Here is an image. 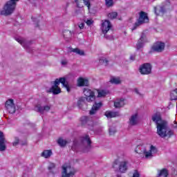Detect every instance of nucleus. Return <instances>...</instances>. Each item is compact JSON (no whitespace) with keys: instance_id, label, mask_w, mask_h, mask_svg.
Wrapping results in <instances>:
<instances>
[{"instance_id":"nucleus-1","label":"nucleus","mask_w":177,"mask_h":177,"mask_svg":"<svg viewBox=\"0 0 177 177\" xmlns=\"http://www.w3.org/2000/svg\"><path fill=\"white\" fill-rule=\"evenodd\" d=\"M152 121L155 122L157 129V133L160 138H171L174 136V131L169 129L168 123L167 121L162 120L160 113H154L152 115Z\"/></svg>"},{"instance_id":"nucleus-2","label":"nucleus","mask_w":177,"mask_h":177,"mask_svg":"<svg viewBox=\"0 0 177 177\" xmlns=\"http://www.w3.org/2000/svg\"><path fill=\"white\" fill-rule=\"evenodd\" d=\"M60 84H62L64 88H66L67 92H70V85H68V82L66 81V77H59L54 81V85L47 91V93H53V95H59V93H62V88L59 87Z\"/></svg>"},{"instance_id":"nucleus-3","label":"nucleus","mask_w":177,"mask_h":177,"mask_svg":"<svg viewBox=\"0 0 177 177\" xmlns=\"http://www.w3.org/2000/svg\"><path fill=\"white\" fill-rule=\"evenodd\" d=\"M83 93L86 97H81L77 101V106L80 109H82V106L85 104V100H86V102H93V100L96 99L95 92L89 88H84L83 90Z\"/></svg>"},{"instance_id":"nucleus-4","label":"nucleus","mask_w":177,"mask_h":177,"mask_svg":"<svg viewBox=\"0 0 177 177\" xmlns=\"http://www.w3.org/2000/svg\"><path fill=\"white\" fill-rule=\"evenodd\" d=\"M17 2H19V0L8 1L3 6V10L0 12L1 16H10V15H12L16 10Z\"/></svg>"},{"instance_id":"nucleus-5","label":"nucleus","mask_w":177,"mask_h":177,"mask_svg":"<svg viewBox=\"0 0 177 177\" xmlns=\"http://www.w3.org/2000/svg\"><path fill=\"white\" fill-rule=\"evenodd\" d=\"M128 164H129L128 160H121L120 158H118L115 160L112 167L113 168H118V171L120 174H125L127 171H128Z\"/></svg>"},{"instance_id":"nucleus-6","label":"nucleus","mask_w":177,"mask_h":177,"mask_svg":"<svg viewBox=\"0 0 177 177\" xmlns=\"http://www.w3.org/2000/svg\"><path fill=\"white\" fill-rule=\"evenodd\" d=\"M149 21L150 19H149L147 13L145 11H140L139 12V17L135 22L132 30H136L138 27H140V26H143V24H147Z\"/></svg>"},{"instance_id":"nucleus-7","label":"nucleus","mask_w":177,"mask_h":177,"mask_svg":"<svg viewBox=\"0 0 177 177\" xmlns=\"http://www.w3.org/2000/svg\"><path fill=\"white\" fill-rule=\"evenodd\" d=\"M143 145H138L135 149V152L137 153V154H142L143 153V154H145V158H150V157L153 156V153H156L158 151L157 148L156 147H154L153 145H151L150 149L149 151H147L146 149H144L143 151H141L140 152H139V149H140V148Z\"/></svg>"},{"instance_id":"nucleus-8","label":"nucleus","mask_w":177,"mask_h":177,"mask_svg":"<svg viewBox=\"0 0 177 177\" xmlns=\"http://www.w3.org/2000/svg\"><path fill=\"white\" fill-rule=\"evenodd\" d=\"M165 49V43L162 41H156L151 48V52H156V53H161L164 52Z\"/></svg>"},{"instance_id":"nucleus-9","label":"nucleus","mask_w":177,"mask_h":177,"mask_svg":"<svg viewBox=\"0 0 177 177\" xmlns=\"http://www.w3.org/2000/svg\"><path fill=\"white\" fill-rule=\"evenodd\" d=\"M151 64L145 63L140 66L139 71L142 75H149V74H151Z\"/></svg>"},{"instance_id":"nucleus-10","label":"nucleus","mask_w":177,"mask_h":177,"mask_svg":"<svg viewBox=\"0 0 177 177\" xmlns=\"http://www.w3.org/2000/svg\"><path fill=\"white\" fill-rule=\"evenodd\" d=\"M5 106L10 114H15V113H16V106L15 105L13 99H9L7 100L6 102Z\"/></svg>"},{"instance_id":"nucleus-11","label":"nucleus","mask_w":177,"mask_h":177,"mask_svg":"<svg viewBox=\"0 0 177 177\" xmlns=\"http://www.w3.org/2000/svg\"><path fill=\"white\" fill-rule=\"evenodd\" d=\"M75 175V171L71 168V167H65L62 166V177H71L74 176Z\"/></svg>"},{"instance_id":"nucleus-12","label":"nucleus","mask_w":177,"mask_h":177,"mask_svg":"<svg viewBox=\"0 0 177 177\" xmlns=\"http://www.w3.org/2000/svg\"><path fill=\"white\" fill-rule=\"evenodd\" d=\"M80 122L82 127H86L87 128H89L90 127H93V121H92V120H91V118L87 116L82 117L80 118Z\"/></svg>"},{"instance_id":"nucleus-13","label":"nucleus","mask_w":177,"mask_h":177,"mask_svg":"<svg viewBox=\"0 0 177 177\" xmlns=\"http://www.w3.org/2000/svg\"><path fill=\"white\" fill-rule=\"evenodd\" d=\"M82 142H86L87 147L83 150V153H87V151H89L91 150V148L92 147V140H91V138H89V135H86L85 136L82 137Z\"/></svg>"},{"instance_id":"nucleus-14","label":"nucleus","mask_w":177,"mask_h":177,"mask_svg":"<svg viewBox=\"0 0 177 177\" xmlns=\"http://www.w3.org/2000/svg\"><path fill=\"white\" fill-rule=\"evenodd\" d=\"M6 138L3 135V132L0 131V151H5L6 150Z\"/></svg>"},{"instance_id":"nucleus-15","label":"nucleus","mask_w":177,"mask_h":177,"mask_svg":"<svg viewBox=\"0 0 177 177\" xmlns=\"http://www.w3.org/2000/svg\"><path fill=\"white\" fill-rule=\"evenodd\" d=\"M145 42H147V38H146V34L142 33L140 38L138 39L136 48L137 50H139V49H142L145 45Z\"/></svg>"},{"instance_id":"nucleus-16","label":"nucleus","mask_w":177,"mask_h":177,"mask_svg":"<svg viewBox=\"0 0 177 177\" xmlns=\"http://www.w3.org/2000/svg\"><path fill=\"white\" fill-rule=\"evenodd\" d=\"M111 23L109 20H105L102 24V31L103 34H107L109 31L110 30V28H111Z\"/></svg>"},{"instance_id":"nucleus-17","label":"nucleus","mask_w":177,"mask_h":177,"mask_svg":"<svg viewBox=\"0 0 177 177\" xmlns=\"http://www.w3.org/2000/svg\"><path fill=\"white\" fill-rule=\"evenodd\" d=\"M77 8H84V4L91 9V2L88 0H75Z\"/></svg>"},{"instance_id":"nucleus-18","label":"nucleus","mask_w":177,"mask_h":177,"mask_svg":"<svg viewBox=\"0 0 177 177\" xmlns=\"http://www.w3.org/2000/svg\"><path fill=\"white\" fill-rule=\"evenodd\" d=\"M102 106H103V104L102 102H95L93 105L91 110L89 111L90 115H93L94 114H96V112L97 111V110H99V109H100V107H102Z\"/></svg>"},{"instance_id":"nucleus-19","label":"nucleus","mask_w":177,"mask_h":177,"mask_svg":"<svg viewBox=\"0 0 177 177\" xmlns=\"http://www.w3.org/2000/svg\"><path fill=\"white\" fill-rule=\"evenodd\" d=\"M154 12L156 16H160V15H164L167 12L165 9V6H161L154 8Z\"/></svg>"},{"instance_id":"nucleus-20","label":"nucleus","mask_w":177,"mask_h":177,"mask_svg":"<svg viewBox=\"0 0 177 177\" xmlns=\"http://www.w3.org/2000/svg\"><path fill=\"white\" fill-rule=\"evenodd\" d=\"M169 175V171L167 169L163 168L158 170L157 177H168Z\"/></svg>"},{"instance_id":"nucleus-21","label":"nucleus","mask_w":177,"mask_h":177,"mask_svg":"<svg viewBox=\"0 0 177 177\" xmlns=\"http://www.w3.org/2000/svg\"><path fill=\"white\" fill-rule=\"evenodd\" d=\"M63 36L65 41H66V42H68L70 39H71V37H73V32L71 30H64L63 31Z\"/></svg>"},{"instance_id":"nucleus-22","label":"nucleus","mask_w":177,"mask_h":177,"mask_svg":"<svg viewBox=\"0 0 177 177\" xmlns=\"http://www.w3.org/2000/svg\"><path fill=\"white\" fill-rule=\"evenodd\" d=\"M89 82L82 77H80L77 80L78 86H88Z\"/></svg>"},{"instance_id":"nucleus-23","label":"nucleus","mask_w":177,"mask_h":177,"mask_svg":"<svg viewBox=\"0 0 177 177\" xmlns=\"http://www.w3.org/2000/svg\"><path fill=\"white\" fill-rule=\"evenodd\" d=\"M114 106L116 109L124 107V106H125V100L123 98H121L120 100L115 102Z\"/></svg>"},{"instance_id":"nucleus-24","label":"nucleus","mask_w":177,"mask_h":177,"mask_svg":"<svg viewBox=\"0 0 177 177\" xmlns=\"http://www.w3.org/2000/svg\"><path fill=\"white\" fill-rule=\"evenodd\" d=\"M105 115L107 118H114V117H117L119 115L118 112H111L106 111L105 112Z\"/></svg>"},{"instance_id":"nucleus-25","label":"nucleus","mask_w":177,"mask_h":177,"mask_svg":"<svg viewBox=\"0 0 177 177\" xmlns=\"http://www.w3.org/2000/svg\"><path fill=\"white\" fill-rule=\"evenodd\" d=\"M130 125H136L138 124V115L137 113L131 115V118L129 120Z\"/></svg>"},{"instance_id":"nucleus-26","label":"nucleus","mask_w":177,"mask_h":177,"mask_svg":"<svg viewBox=\"0 0 177 177\" xmlns=\"http://www.w3.org/2000/svg\"><path fill=\"white\" fill-rule=\"evenodd\" d=\"M57 142L59 146H60V147H66L67 143H68V141L64 140L62 138H59Z\"/></svg>"},{"instance_id":"nucleus-27","label":"nucleus","mask_w":177,"mask_h":177,"mask_svg":"<svg viewBox=\"0 0 177 177\" xmlns=\"http://www.w3.org/2000/svg\"><path fill=\"white\" fill-rule=\"evenodd\" d=\"M109 82L111 84H113L114 85H120L121 84V79L120 77H111Z\"/></svg>"},{"instance_id":"nucleus-28","label":"nucleus","mask_w":177,"mask_h":177,"mask_svg":"<svg viewBox=\"0 0 177 177\" xmlns=\"http://www.w3.org/2000/svg\"><path fill=\"white\" fill-rule=\"evenodd\" d=\"M52 156V150H44L41 153V157H44V158H49Z\"/></svg>"},{"instance_id":"nucleus-29","label":"nucleus","mask_w":177,"mask_h":177,"mask_svg":"<svg viewBox=\"0 0 177 177\" xmlns=\"http://www.w3.org/2000/svg\"><path fill=\"white\" fill-rule=\"evenodd\" d=\"M71 52H73V53H77V55H80V56H84L85 55L84 50H81L79 48H72Z\"/></svg>"},{"instance_id":"nucleus-30","label":"nucleus","mask_w":177,"mask_h":177,"mask_svg":"<svg viewBox=\"0 0 177 177\" xmlns=\"http://www.w3.org/2000/svg\"><path fill=\"white\" fill-rule=\"evenodd\" d=\"M170 99L171 100H177V88L171 92Z\"/></svg>"},{"instance_id":"nucleus-31","label":"nucleus","mask_w":177,"mask_h":177,"mask_svg":"<svg viewBox=\"0 0 177 177\" xmlns=\"http://www.w3.org/2000/svg\"><path fill=\"white\" fill-rule=\"evenodd\" d=\"M117 16H118V13L117 12H112L108 14V17L111 20H114V19L117 18Z\"/></svg>"},{"instance_id":"nucleus-32","label":"nucleus","mask_w":177,"mask_h":177,"mask_svg":"<svg viewBox=\"0 0 177 177\" xmlns=\"http://www.w3.org/2000/svg\"><path fill=\"white\" fill-rule=\"evenodd\" d=\"M78 141L77 140H73V145L71 147V149L73 151H77V149H78Z\"/></svg>"},{"instance_id":"nucleus-33","label":"nucleus","mask_w":177,"mask_h":177,"mask_svg":"<svg viewBox=\"0 0 177 177\" xmlns=\"http://www.w3.org/2000/svg\"><path fill=\"white\" fill-rule=\"evenodd\" d=\"M35 109H37V111L38 113H40L41 114H44V106H41V104L36 105Z\"/></svg>"},{"instance_id":"nucleus-34","label":"nucleus","mask_w":177,"mask_h":177,"mask_svg":"<svg viewBox=\"0 0 177 177\" xmlns=\"http://www.w3.org/2000/svg\"><path fill=\"white\" fill-rule=\"evenodd\" d=\"M97 92H98L97 97H104V96L107 95V93L104 91V90H102V91L98 90Z\"/></svg>"},{"instance_id":"nucleus-35","label":"nucleus","mask_w":177,"mask_h":177,"mask_svg":"<svg viewBox=\"0 0 177 177\" xmlns=\"http://www.w3.org/2000/svg\"><path fill=\"white\" fill-rule=\"evenodd\" d=\"M105 3L107 8H111L114 5V1L113 0H105Z\"/></svg>"},{"instance_id":"nucleus-36","label":"nucleus","mask_w":177,"mask_h":177,"mask_svg":"<svg viewBox=\"0 0 177 177\" xmlns=\"http://www.w3.org/2000/svg\"><path fill=\"white\" fill-rule=\"evenodd\" d=\"M16 41L19 42L24 48H26V41H24L23 39H16Z\"/></svg>"},{"instance_id":"nucleus-37","label":"nucleus","mask_w":177,"mask_h":177,"mask_svg":"<svg viewBox=\"0 0 177 177\" xmlns=\"http://www.w3.org/2000/svg\"><path fill=\"white\" fill-rule=\"evenodd\" d=\"M109 135L110 136H113V135H114L115 133V132H117V130H115V128L113 127H110L109 129Z\"/></svg>"},{"instance_id":"nucleus-38","label":"nucleus","mask_w":177,"mask_h":177,"mask_svg":"<svg viewBox=\"0 0 177 177\" xmlns=\"http://www.w3.org/2000/svg\"><path fill=\"white\" fill-rule=\"evenodd\" d=\"M100 63L101 64H104L105 66H107L109 64V60H107L106 59H100Z\"/></svg>"},{"instance_id":"nucleus-39","label":"nucleus","mask_w":177,"mask_h":177,"mask_svg":"<svg viewBox=\"0 0 177 177\" xmlns=\"http://www.w3.org/2000/svg\"><path fill=\"white\" fill-rule=\"evenodd\" d=\"M56 165H55V163H50L48 169V171H52V169H54V168H55Z\"/></svg>"},{"instance_id":"nucleus-40","label":"nucleus","mask_w":177,"mask_h":177,"mask_svg":"<svg viewBox=\"0 0 177 177\" xmlns=\"http://www.w3.org/2000/svg\"><path fill=\"white\" fill-rule=\"evenodd\" d=\"M132 177H140V173H139V171L135 170Z\"/></svg>"},{"instance_id":"nucleus-41","label":"nucleus","mask_w":177,"mask_h":177,"mask_svg":"<svg viewBox=\"0 0 177 177\" xmlns=\"http://www.w3.org/2000/svg\"><path fill=\"white\" fill-rule=\"evenodd\" d=\"M86 24H87V26H91V24H93V21L91 19H88L86 21Z\"/></svg>"},{"instance_id":"nucleus-42","label":"nucleus","mask_w":177,"mask_h":177,"mask_svg":"<svg viewBox=\"0 0 177 177\" xmlns=\"http://www.w3.org/2000/svg\"><path fill=\"white\" fill-rule=\"evenodd\" d=\"M50 110V106L46 105L44 106V111H49Z\"/></svg>"},{"instance_id":"nucleus-43","label":"nucleus","mask_w":177,"mask_h":177,"mask_svg":"<svg viewBox=\"0 0 177 177\" xmlns=\"http://www.w3.org/2000/svg\"><path fill=\"white\" fill-rule=\"evenodd\" d=\"M84 27H85V24L81 23L80 24H79V28H80V30L84 29Z\"/></svg>"},{"instance_id":"nucleus-44","label":"nucleus","mask_w":177,"mask_h":177,"mask_svg":"<svg viewBox=\"0 0 177 177\" xmlns=\"http://www.w3.org/2000/svg\"><path fill=\"white\" fill-rule=\"evenodd\" d=\"M19 138L16 139L15 142L12 143L13 146H17V145H19Z\"/></svg>"},{"instance_id":"nucleus-45","label":"nucleus","mask_w":177,"mask_h":177,"mask_svg":"<svg viewBox=\"0 0 177 177\" xmlns=\"http://www.w3.org/2000/svg\"><path fill=\"white\" fill-rule=\"evenodd\" d=\"M136 57V55H132L130 56V60H132V62H133V60H135Z\"/></svg>"},{"instance_id":"nucleus-46","label":"nucleus","mask_w":177,"mask_h":177,"mask_svg":"<svg viewBox=\"0 0 177 177\" xmlns=\"http://www.w3.org/2000/svg\"><path fill=\"white\" fill-rule=\"evenodd\" d=\"M61 64L63 65V66H66V64H67V61L66 60H62L61 62Z\"/></svg>"},{"instance_id":"nucleus-47","label":"nucleus","mask_w":177,"mask_h":177,"mask_svg":"<svg viewBox=\"0 0 177 177\" xmlns=\"http://www.w3.org/2000/svg\"><path fill=\"white\" fill-rule=\"evenodd\" d=\"M135 92H136V93L139 95V90H138V88H135Z\"/></svg>"},{"instance_id":"nucleus-48","label":"nucleus","mask_w":177,"mask_h":177,"mask_svg":"<svg viewBox=\"0 0 177 177\" xmlns=\"http://www.w3.org/2000/svg\"><path fill=\"white\" fill-rule=\"evenodd\" d=\"M174 124H175V125L174 126V128L177 129V122H176V121H174Z\"/></svg>"},{"instance_id":"nucleus-49","label":"nucleus","mask_w":177,"mask_h":177,"mask_svg":"<svg viewBox=\"0 0 177 177\" xmlns=\"http://www.w3.org/2000/svg\"><path fill=\"white\" fill-rule=\"evenodd\" d=\"M24 145H27V142L22 144V146H24Z\"/></svg>"}]
</instances>
